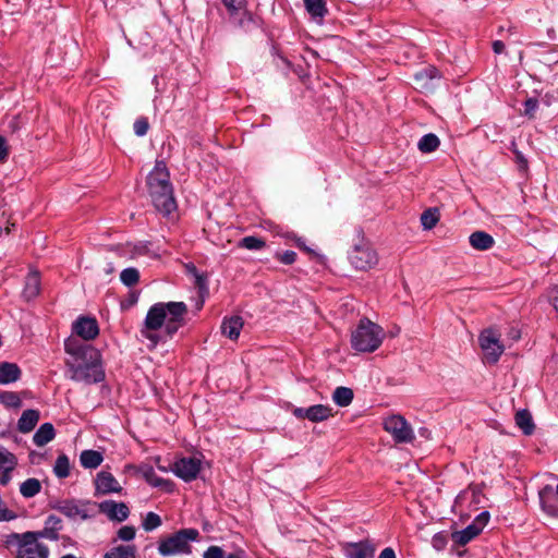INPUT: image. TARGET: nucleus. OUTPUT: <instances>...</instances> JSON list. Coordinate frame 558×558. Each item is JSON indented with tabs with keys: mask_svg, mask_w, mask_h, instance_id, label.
<instances>
[{
	"mask_svg": "<svg viewBox=\"0 0 558 558\" xmlns=\"http://www.w3.org/2000/svg\"><path fill=\"white\" fill-rule=\"evenodd\" d=\"M187 305L184 302H158L151 305L146 314L141 328L143 338L155 348L162 339L158 333L163 328V333L172 338L177 331L185 325Z\"/></svg>",
	"mask_w": 558,
	"mask_h": 558,
	"instance_id": "obj_1",
	"label": "nucleus"
},
{
	"mask_svg": "<svg viewBox=\"0 0 558 558\" xmlns=\"http://www.w3.org/2000/svg\"><path fill=\"white\" fill-rule=\"evenodd\" d=\"M64 350L70 355L65 364L71 372L72 380L90 385L105 379L101 354L93 345L72 336L65 340Z\"/></svg>",
	"mask_w": 558,
	"mask_h": 558,
	"instance_id": "obj_2",
	"label": "nucleus"
},
{
	"mask_svg": "<svg viewBox=\"0 0 558 558\" xmlns=\"http://www.w3.org/2000/svg\"><path fill=\"white\" fill-rule=\"evenodd\" d=\"M148 193L157 211L169 216L177 209L170 174L163 161L158 160L147 177Z\"/></svg>",
	"mask_w": 558,
	"mask_h": 558,
	"instance_id": "obj_3",
	"label": "nucleus"
},
{
	"mask_svg": "<svg viewBox=\"0 0 558 558\" xmlns=\"http://www.w3.org/2000/svg\"><path fill=\"white\" fill-rule=\"evenodd\" d=\"M384 338L385 331L379 325L368 318H362L351 333V345L357 352H374L380 347Z\"/></svg>",
	"mask_w": 558,
	"mask_h": 558,
	"instance_id": "obj_4",
	"label": "nucleus"
},
{
	"mask_svg": "<svg viewBox=\"0 0 558 558\" xmlns=\"http://www.w3.org/2000/svg\"><path fill=\"white\" fill-rule=\"evenodd\" d=\"M199 533L195 529H183L159 543L158 551L162 556L190 553L189 542L196 541Z\"/></svg>",
	"mask_w": 558,
	"mask_h": 558,
	"instance_id": "obj_5",
	"label": "nucleus"
},
{
	"mask_svg": "<svg viewBox=\"0 0 558 558\" xmlns=\"http://www.w3.org/2000/svg\"><path fill=\"white\" fill-rule=\"evenodd\" d=\"M478 343L486 362L489 364L497 363L505 351V345L500 341V333L492 328L481 332Z\"/></svg>",
	"mask_w": 558,
	"mask_h": 558,
	"instance_id": "obj_6",
	"label": "nucleus"
},
{
	"mask_svg": "<svg viewBox=\"0 0 558 558\" xmlns=\"http://www.w3.org/2000/svg\"><path fill=\"white\" fill-rule=\"evenodd\" d=\"M384 429L389 433L396 442H411L414 433L411 425L401 415H390L384 420Z\"/></svg>",
	"mask_w": 558,
	"mask_h": 558,
	"instance_id": "obj_7",
	"label": "nucleus"
},
{
	"mask_svg": "<svg viewBox=\"0 0 558 558\" xmlns=\"http://www.w3.org/2000/svg\"><path fill=\"white\" fill-rule=\"evenodd\" d=\"M92 504L76 500L58 501L53 508L72 520H87L94 515Z\"/></svg>",
	"mask_w": 558,
	"mask_h": 558,
	"instance_id": "obj_8",
	"label": "nucleus"
},
{
	"mask_svg": "<svg viewBox=\"0 0 558 558\" xmlns=\"http://www.w3.org/2000/svg\"><path fill=\"white\" fill-rule=\"evenodd\" d=\"M349 258L351 264L359 270H367L378 262L376 252L368 244L355 245Z\"/></svg>",
	"mask_w": 558,
	"mask_h": 558,
	"instance_id": "obj_9",
	"label": "nucleus"
},
{
	"mask_svg": "<svg viewBox=\"0 0 558 558\" xmlns=\"http://www.w3.org/2000/svg\"><path fill=\"white\" fill-rule=\"evenodd\" d=\"M293 415L299 420L307 418L313 423H318L333 416L332 409L324 404H315L310 408H294Z\"/></svg>",
	"mask_w": 558,
	"mask_h": 558,
	"instance_id": "obj_10",
	"label": "nucleus"
},
{
	"mask_svg": "<svg viewBox=\"0 0 558 558\" xmlns=\"http://www.w3.org/2000/svg\"><path fill=\"white\" fill-rule=\"evenodd\" d=\"M172 471L185 482L193 481L201 471V460L194 457L182 458L174 463Z\"/></svg>",
	"mask_w": 558,
	"mask_h": 558,
	"instance_id": "obj_11",
	"label": "nucleus"
},
{
	"mask_svg": "<svg viewBox=\"0 0 558 558\" xmlns=\"http://www.w3.org/2000/svg\"><path fill=\"white\" fill-rule=\"evenodd\" d=\"M73 332L83 340H93L99 333L97 320L90 317H78L72 326Z\"/></svg>",
	"mask_w": 558,
	"mask_h": 558,
	"instance_id": "obj_12",
	"label": "nucleus"
},
{
	"mask_svg": "<svg viewBox=\"0 0 558 558\" xmlns=\"http://www.w3.org/2000/svg\"><path fill=\"white\" fill-rule=\"evenodd\" d=\"M99 511L108 517L111 521L122 522L130 514L129 507L124 502L114 500H105L98 505Z\"/></svg>",
	"mask_w": 558,
	"mask_h": 558,
	"instance_id": "obj_13",
	"label": "nucleus"
},
{
	"mask_svg": "<svg viewBox=\"0 0 558 558\" xmlns=\"http://www.w3.org/2000/svg\"><path fill=\"white\" fill-rule=\"evenodd\" d=\"M95 489L96 495H108L121 493L122 486L110 472L100 471L95 478Z\"/></svg>",
	"mask_w": 558,
	"mask_h": 558,
	"instance_id": "obj_14",
	"label": "nucleus"
},
{
	"mask_svg": "<svg viewBox=\"0 0 558 558\" xmlns=\"http://www.w3.org/2000/svg\"><path fill=\"white\" fill-rule=\"evenodd\" d=\"M342 551L347 558H373L375 546L368 541L357 543H344Z\"/></svg>",
	"mask_w": 558,
	"mask_h": 558,
	"instance_id": "obj_15",
	"label": "nucleus"
},
{
	"mask_svg": "<svg viewBox=\"0 0 558 558\" xmlns=\"http://www.w3.org/2000/svg\"><path fill=\"white\" fill-rule=\"evenodd\" d=\"M14 538L19 541V549H24L28 546H35L38 551V558H48L49 549L46 545L38 543V532H26L23 534H14Z\"/></svg>",
	"mask_w": 558,
	"mask_h": 558,
	"instance_id": "obj_16",
	"label": "nucleus"
},
{
	"mask_svg": "<svg viewBox=\"0 0 558 558\" xmlns=\"http://www.w3.org/2000/svg\"><path fill=\"white\" fill-rule=\"evenodd\" d=\"M539 502L542 509L549 515L558 514V484L556 488V494H554V489L550 485L544 486L539 493Z\"/></svg>",
	"mask_w": 558,
	"mask_h": 558,
	"instance_id": "obj_17",
	"label": "nucleus"
},
{
	"mask_svg": "<svg viewBox=\"0 0 558 558\" xmlns=\"http://www.w3.org/2000/svg\"><path fill=\"white\" fill-rule=\"evenodd\" d=\"M62 529V521L59 517L50 514L46 521L45 526L41 531H38L40 538H47L50 541L59 539V531Z\"/></svg>",
	"mask_w": 558,
	"mask_h": 558,
	"instance_id": "obj_18",
	"label": "nucleus"
},
{
	"mask_svg": "<svg viewBox=\"0 0 558 558\" xmlns=\"http://www.w3.org/2000/svg\"><path fill=\"white\" fill-rule=\"evenodd\" d=\"M435 78H439V71L434 66L425 68L414 75L417 87L425 90L433 89Z\"/></svg>",
	"mask_w": 558,
	"mask_h": 558,
	"instance_id": "obj_19",
	"label": "nucleus"
},
{
	"mask_svg": "<svg viewBox=\"0 0 558 558\" xmlns=\"http://www.w3.org/2000/svg\"><path fill=\"white\" fill-rule=\"evenodd\" d=\"M21 368L15 363H0V385H9L15 383L21 377Z\"/></svg>",
	"mask_w": 558,
	"mask_h": 558,
	"instance_id": "obj_20",
	"label": "nucleus"
},
{
	"mask_svg": "<svg viewBox=\"0 0 558 558\" xmlns=\"http://www.w3.org/2000/svg\"><path fill=\"white\" fill-rule=\"evenodd\" d=\"M39 411L34 409L25 410L17 421V429L27 434L34 429L39 421Z\"/></svg>",
	"mask_w": 558,
	"mask_h": 558,
	"instance_id": "obj_21",
	"label": "nucleus"
},
{
	"mask_svg": "<svg viewBox=\"0 0 558 558\" xmlns=\"http://www.w3.org/2000/svg\"><path fill=\"white\" fill-rule=\"evenodd\" d=\"M243 328V319L240 316L225 318L221 325V331L231 340H236Z\"/></svg>",
	"mask_w": 558,
	"mask_h": 558,
	"instance_id": "obj_22",
	"label": "nucleus"
},
{
	"mask_svg": "<svg viewBox=\"0 0 558 558\" xmlns=\"http://www.w3.org/2000/svg\"><path fill=\"white\" fill-rule=\"evenodd\" d=\"M471 246L477 251H486L493 247L494 238L485 231H475L469 236Z\"/></svg>",
	"mask_w": 558,
	"mask_h": 558,
	"instance_id": "obj_23",
	"label": "nucleus"
},
{
	"mask_svg": "<svg viewBox=\"0 0 558 558\" xmlns=\"http://www.w3.org/2000/svg\"><path fill=\"white\" fill-rule=\"evenodd\" d=\"M56 436L54 427L51 423H44L33 436V441L37 447H44Z\"/></svg>",
	"mask_w": 558,
	"mask_h": 558,
	"instance_id": "obj_24",
	"label": "nucleus"
},
{
	"mask_svg": "<svg viewBox=\"0 0 558 558\" xmlns=\"http://www.w3.org/2000/svg\"><path fill=\"white\" fill-rule=\"evenodd\" d=\"M137 472L145 478V481L154 487H168L170 482L159 477L154 468L147 464L137 468Z\"/></svg>",
	"mask_w": 558,
	"mask_h": 558,
	"instance_id": "obj_25",
	"label": "nucleus"
},
{
	"mask_svg": "<svg viewBox=\"0 0 558 558\" xmlns=\"http://www.w3.org/2000/svg\"><path fill=\"white\" fill-rule=\"evenodd\" d=\"M104 461L101 452L96 450H83L80 454V462L85 469H96Z\"/></svg>",
	"mask_w": 558,
	"mask_h": 558,
	"instance_id": "obj_26",
	"label": "nucleus"
},
{
	"mask_svg": "<svg viewBox=\"0 0 558 558\" xmlns=\"http://www.w3.org/2000/svg\"><path fill=\"white\" fill-rule=\"evenodd\" d=\"M481 533L480 529L472 523L462 531L452 533V539L456 544L464 546Z\"/></svg>",
	"mask_w": 558,
	"mask_h": 558,
	"instance_id": "obj_27",
	"label": "nucleus"
},
{
	"mask_svg": "<svg viewBox=\"0 0 558 558\" xmlns=\"http://www.w3.org/2000/svg\"><path fill=\"white\" fill-rule=\"evenodd\" d=\"M517 426L523 432L525 435H531L534 432L535 425L533 423V418L531 413L527 410H520L515 413L514 416Z\"/></svg>",
	"mask_w": 558,
	"mask_h": 558,
	"instance_id": "obj_28",
	"label": "nucleus"
},
{
	"mask_svg": "<svg viewBox=\"0 0 558 558\" xmlns=\"http://www.w3.org/2000/svg\"><path fill=\"white\" fill-rule=\"evenodd\" d=\"M40 289V279L38 274L32 272L26 277L23 295L27 300H32L38 295Z\"/></svg>",
	"mask_w": 558,
	"mask_h": 558,
	"instance_id": "obj_29",
	"label": "nucleus"
},
{
	"mask_svg": "<svg viewBox=\"0 0 558 558\" xmlns=\"http://www.w3.org/2000/svg\"><path fill=\"white\" fill-rule=\"evenodd\" d=\"M304 5L314 19H323L327 13L326 2L324 0H304Z\"/></svg>",
	"mask_w": 558,
	"mask_h": 558,
	"instance_id": "obj_30",
	"label": "nucleus"
},
{
	"mask_svg": "<svg viewBox=\"0 0 558 558\" xmlns=\"http://www.w3.org/2000/svg\"><path fill=\"white\" fill-rule=\"evenodd\" d=\"M332 400L339 407H348L353 400V391L348 387H337Z\"/></svg>",
	"mask_w": 558,
	"mask_h": 558,
	"instance_id": "obj_31",
	"label": "nucleus"
},
{
	"mask_svg": "<svg viewBox=\"0 0 558 558\" xmlns=\"http://www.w3.org/2000/svg\"><path fill=\"white\" fill-rule=\"evenodd\" d=\"M439 144V138L435 134L428 133L418 141L417 147L422 153H433Z\"/></svg>",
	"mask_w": 558,
	"mask_h": 558,
	"instance_id": "obj_32",
	"label": "nucleus"
},
{
	"mask_svg": "<svg viewBox=\"0 0 558 558\" xmlns=\"http://www.w3.org/2000/svg\"><path fill=\"white\" fill-rule=\"evenodd\" d=\"M41 484L37 478H28L20 486V493L25 498H32L40 492Z\"/></svg>",
	"mask_w": 558,
	"mask_h": 558,
	"instance_id": "obj_33",
	"label": "nucleus"
},
{
	"mask_svg": "<svg viewBox=\"0 0 558 558\" xmlns=\"http://www.w3.org/2000/svg\"><path fill=\"white\" fill-rule=\"evenodd\" d=\"M0 403L10 409H20L22 407L20 396L14 391L0 390Z\"/></svg>",
	"mask_w": 558,
	"mask_h": 558,
	"instance_id": "obj_34",
	"label": "nucleus"
},
{
	"mask_svg": "<svg viewBox=\"0 0 558 558\" xmlns=\"http://www.w3.org/2000/svg\"><path fill=\"white\" fill-rule=\"evenodd\" d=\"M104 558H135L134 546H117L105 554Z\"/></svg>",
	"mask_w": 558,
	"mask_h": 558,
	"instance_id": "obj_35",
	"label": "nucleus"
},
{
	"mask_svg": "<svg viewBox=\"0 0 558 558\" xmlns=\"http://www.w3.org/2000/svg\"><path fill=\"white\" fill-rule=\"evenodd\" d=\"M439 217L437 208H428L422 214L421 223L425 230H430L437 225Z\"/></svg>",
	"mask_w": 558,
	"mask_h": 558,
	"instance_id": "obj_36",
	"label": "nucleus"
},
{
	"mask_svg": "<svg viewBox=\"0 0 558 558\" xmlns=\"http://www.w3.org/2000/svg\"><path fill=\"white\" fill-rule=\"evenodd\" d=\"M53 471L59 478H65L70 475V460L65 454H60L57 458Z\"/></svg>",
	"mask_w": 558,
	"mask_h": 558,
	"instance_id": "obj_37",
	"label": "nucleus"
},
{
	"mask_svg": "<svg viewBox=\"0 0 558 558\" xmlns=\"http://www.w3.org/2000/svg\"><path fill=\"white\" fill-rule=\"evenodd\" d=\"M16 466V458L4 448H0V470L13 471Z\"/></svg>",
	"mask_w": 558,
	"mask_h": 558,
	"instance_id": "obj_38",
	"label": "nucleus"
},
{
	"mask_svg": "<svg viewBox=\"0 0 558 558\" xmlns=\"http://www.w3.org/2000/svg\"><path fill=\"white\" fill-rule=\"evenodd\" d=\"M120 280L124 286L132 287L138 282L140 272L136 268L133 267L125 268L120 274Z\"/></svg>",
	"mask_w": 558,
	"mask_h": 558,
	"instance_id": "obj_39",
	"label": "nucleus"
},
{
	"mask_svg": "<svg viewBox=\"0 0 558 558\" xmlns=\"http://www.w3.org/2000/svg\"><path fill=\"white\" fill-rule=\"evenodd\" d=\"M162 521L159 514L155 512H148L143 519L142 527L146 532H151L161 525Z\"/></svg>",
	"mask_w": 558,
	"mask_h": 558,
	"instance_id": "obj_40",
	"label": "nucleus"
},
{
	"mask_svg": "<svg viewBox=\"0 0 558 558\" xmlns=\"http://www.w3.org/2000/svg\"><path fill=\"white\" fill-rule=\"evenodd\" d=\"M240 246L250 251H257L264 248L266 246V242L260 238L250 235L241 240Z\"/></svg>",
	"mask_w": 558,
	"mask_h": 558,
	"instance_id": "obj_41",
	"label": "nucleus"
},
{
	"mask_svg": "<svg viewBox=\"0 0 558 558\" xmlns=\"http://www.w3.org/2000/svg\"><path fill=\"white\" fill-rule=\"evenodd\" d=\"M223 5L227 8L230 15L238 14L242 10L245 9L246 1L245 0H220Z\"/></svg>",
	"mask_w": 558,
	"mask_h": 558,
	"instance_id": "obj_42",
	"label": "nucleus"
},
{
	"mask_svg": "<svg viewBox=\"0 0 558 558\" xmlns=\"http://www.w3.org/2000/svg\"><path fill=\"white\" fill-rule=\"evenodd\" d=\"M136 530L132 525H124L119 529L118 537L124 542H130L135 537Z\"/></svg>",
	"mask_w": 558,
	"mask_h": 558,
	"instance_id": "obj_43",
	"label": "nucleus"
},
{
	"mask_svg": "<svg viewBox=\"0 0 558 558\" xmlns=\"http://www.w3.org/2000/svg\"><path fill=\"white\" fill-rule=\"evenodd\" d=\"M511 150L514 154L515 162L518 163V167L521 171L527 170V160L523 156V154L517 148V145L514 142L511 143Z\"/></svg>",
	"mask_w": 558,
	"mask_h": 558,
	"instance_id": "obj_44",
	"label": "nucleus"
},
{
	"mask_svg": "<svg viewBox=\"0 0 558 558\" xmlns=\"http://www.w3.org/2000/svg\"><path fill=\"white\" fill-rule=\"evenodd\" d=\"M149 129V124L146 118H138L134 122V132L137 136H144Z\"/></svg>",
	"mask_w": 558,
	"mask_h": 558,
	"instance_id": "obj_45",
	"label": "nucleus"
},
{
	"mask_svg": "<svg viewBox=\"0 0 558 558\" xmlns=\"http://www.w3.org/2000/svg\"><path fill=\"white\" fill-rule=\"evenodd\" d=\"M432 545L436 550H442L447 545V536L445 533H437L432 538Z\"/></svg>",
	"mask_w": 558,
	"mask_h": 558,
	"instance_id": "obj_46",
	"label": "nucleus"
},
{
	"mask_svg": "<svg viewBox=\"0 0 558 558\" xmlns=\"http://www.w3.org/2000/svg\"><path fill=\"white\" fill-rule=\"evenodd\" d=\"M276 258L279 259L282 264L291 265L296 259V253L293 251H286L283 253H277Z\"/></svg>",
	"mask_w": 558,
	"mask_h": 558,
	"instance_id": "obj_47",
	"label": "nucleus"
},
{
	"mask_svg": "<svg viewBox=\"0 0 558 558\" xmlns=\"http://www.w3.org/2000/svg\"><path fill=\"white\" fill-rule=\"evenodd\" d=\"M204 558H225V551L221 547L213 545L207 548L203 555Z\"/></svg>",
	"mask_w": 558,
	"mask_h": 558,
	"instance_id": "obj_48",
	"label": "nucleus"
},
{
	"mask_svg": "<svg viewBox=\"0 0 558 558\" xmlns=\"http://www.w3.org/2000/svg\"><path fill=\"white\" fill-rule=\"evenodd\" d=\"M538 107V101L535 98H529L524 102V113L529 117H533L534 112Z\"/></svg>",
	"mask_w": 558,
	"mask_h": 558,
	"instance_id": "obj_49",
	"label": "nucleus"
},
{
	"mask_svg": "<svg viewBox=\"0 0 558 558\" xmlns=\"http://www.w3.org/2000/svg\"><path fill=\"white\" fill-rule=\"evenodd\" d=\"M488 520H489V513L487 511H483L475 518V520L472 522V524L475 525L476 527H478L480 531L482 532L484 526L488 523Z\"/></svg>",
	"mask_w": 558,
	"mask_h": 558,
	"instance_id": "obj_50",
	"label": "nucleus"
},
{
	"mask_svg": "<svg viewBox=\"0 0 558 558\" xmlns=\"http://www.w3.org/2000/svg\"><path fill=\"white\" fill-rule=\"evenodd\" d=\"M28 555H36L38 557V551L36 550L35 546H28L24 549H19L16 558H25Z\"/></svg>",
	"mask_w": 558,
	"mask_h": 558,
	"instance_id": "obj_51",
	"label": "nucleus"
},
{
	"mask_svg": "<svg viewBox=\"0 0 558 558\" xmlns=\"http://www.w3.org/2000/svg\"><path fill=\"white\" fill-rule=\"evenodd\" d=\"M8 144L3 136H0V162L4 161L8 157Z\"/></svg>",
	"mask_w": 558,
	"mask_h": 558,
	"instance_id": "obj_52",
	"label": "nucleus"
},
{
	"mask_svg": "<svg viewBox=\"0 0 558 558\" xmlns=\"http://www.w3.org/2000/svg\"><path fill=\"white\" fill-rule=\"evenodd\" d=\"M378 558H396V555L392 548L387 547L380 553Z\"/></svg>",
	"mask_w": 558,
	"mask_h": 558,
	"instance_id": "obj_53",
	"label": "nucleus"
},
{
	"mask_svg": "<svg viewBox=\"0 0 558 558\" xmlns=\"http://www.w3.org/2000/svg\"><path fill=\"white\" fill-rule=\"evenodd\" d=\"M493 49L496 53H501L505 50V44L500 40H496L493 44Z\"/></svg>",
	"mask_w": 558,
	"mask_h": 558,
	"instance_id": "obj_54",
	"label": "nucleus"
},
{
	"mask_svg": "<svg viewBox=\"0 0 558 558\" xmlns=\"http://www.w3.org/2000/svg\"><path fill=\"white\" fill-rule=\"evenodd\" d=\"M10 472L11 471H2V475L0 477V483L2 485H7L11 481Z\"/></svg>",
	"mask_w": 558,
	"mask_h": 558,
	"instance_id": "obj_55",
	"label": "nucleus"
},
{
	"mask_svg": "<svg viewBox=\"0 0 558 558\" xmlns=\"http://www.w3.org/2000/svg\"><path fill=\"white\" fill-rule=\"evenodd\" d=\"M244 553L243 551H235L232 554H229L228 556H225V558H243Z\"/></svg>",
	"mask_w": 558,
	"mask_h": 558,
	"instance_id": "obj_56",
	"label": "nucleus"
},
{
	"mask_svg": "<svg viewBox=\"0 0 558 558\" xmlns=\"http://www.w3.org/2000/svg\"><path fill=\"white\" fill-rule=\"evenodd\" d=\"M296 245H298L300 248H302V250H304V251H306V252H308V253H312V251H311L307 246H305V244H304V242H303L302 240H298Z\"/></svg>",
	"mask_w": 558,
	"mask_h": 558,
	"instance_id": "obj_57",
	"label": "nucleus"
},
{
	"mask_svg": "<svg viewBox=\"0 0 558 558\" xmlns=\"http://www.w3.org/2000/svg\"><path fill=\"white\" fill-rule=\"evenodd\" d=\"M197 286L203 289L205 287V279L202 276L196 277Z\"/></svg>",
	"mask_w": 558,
	"mask_h": 558,
	"instance_id": "obj_58",
	"label": "nucleus"
},
{
	"mask_svg": "<svg viewBox=\"0 0 558 558\" xmlns=\"http://www.w3.org/2000/svg\"><path fill=\"white\" fill-rule=\"evenodd\" d=\"M512 336H513L514 339L519 338V335H517L515 332H512Z\"/></svg>",
	"mask_w": 558,
	"mask_h": 558,
	"instance_id": "obj_59",
	"label": "nucleus"
},
{
	"mask_svg": "<svg viewBox=\"0 0 558 558\" xmlns=\"http://www.w3.org/2000/svg\"><path fill=\"white\" fill-rule=\"evenodd\" d=\"M512 336H513L514 339L519 338V335H517L515 332H512Z\"/></svg>",
	"mask_w": 558,
	"mask_h": 558,
	"instance_id": "obj_60",
	"label": "nucleus"
},
{
	"mask_svg": "<svg viewBox=\"0 0 558 558\" xmlns=\"http://www.w3.org/2000/svg\"><path fill=\"white\" fill-rule=\"evenodd\" d=\"M159 469L163 472H166L167 470L163 468V466H159Z\"/></svg>",
	"mask_w": 558,
	"mask_h": 558,
	"instance_id": "obj_61",
	"label": "nucleus"
}]
</instances>
